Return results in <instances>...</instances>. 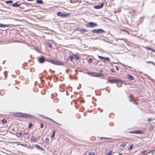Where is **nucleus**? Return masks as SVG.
Segmentation results:
<instances>
[{
  "mask_svg": "<svg viewBox=\"0 0 155 155\" xmlns=\"http://www.w3.org/2000/svg\"><path fill=\"white\" fill-rule=\"evenodd\" d=\"M69 60V58H67L65 60V63H68V60Z\"/></svg>",
  "mask_w": 155,
  "mask_h": 155,
  "instance_id": "41",
  "label": "nucleus"
},
{
  "mask_svg": "<svg viewBox=\"0 0 155 155\" xmlns=\"http://www.w3.org/2000/svg\"><path fill=\"white\" fill-rule=\"evenodd\" d=\"M33 126V124L31 122L28 125V128H31Z\"/></svg>",
  "mask_w": 155,
  "mask_h": 155,
  "instance_id": "33",
  "label": "nucleus"
},
{
  "mask_svg": "<svg viewBox=\"0 0 155 155\" xmlns=\"http://www.w3.org/2000/svg\"><path fill=\"white\" fill-rule=\"evenodd\" d=\"M104 5V3H102L99 5H94V8L96 9H100L103 7Z\"/></svg>",
  "mask_w": 155,
  "mask_h": 155,
  "instance_id": "12",
  "label": "nucleus"
},
{
  "mask_svg": "<svg viewBox=\"0 0 155 155\" xmlns=\"http://www.w3.org/2000/svg\"><path fill=\"white\" fill-rule=\"evenodd\" d=\"M129 98H130V100H129V101H130V102H132L133 101V100H133V99H132V98H131L130 97V96H129Z\"/></svg>",
  "mask_w": 155,
  "mask_h": 155,
  "instance_id": "46",
  "label": "nucleus"
},
{
  "mask_svg": "<svg viewBox=\"0 0 155 155\" xmlns=\"http://www.w3.org/2000/svg\"><path fill=\"white\" fill-rule=\"evenodd\" d=\"M43 127H44V124H43L42 123H41V124H40V127L41 128H43Z\"/></svg>",
  "mask_w": 155,
  "mask_h": 155,
  "instance_id": "43",
  "label": "nucleus"
},
{
  "mask_svg": "<svg viewBox=\"0 0 155 155\" xmlns=\"http://www.w3.org/2000/svg\"><path fill=\"white\" fill-rule=\"evenodd\" d=\"M108 82L110 84L117 83L119 82V78L112 79L109 80Z\"/></svg>",
  "mask_w": 155,
  "mask_h": 155,
  "instance_id": "9",
  "label": "nucleus"
},
{
  "mask_svg": "<svg viewBox=\"0 0 155 155\" xmlns=\"http://www.w3.org/2000/svg\"><path fill=\"white\" fill-rule=\"evenodd\" d=\"M47 46L49 48H51L52 47V45L49 42H47Z\"/></svg>",
  "mask_w": 155,
  "mask_h": 155,
  "instance_id": "26",
  "label": "nucleus"
},
{
  "mask_svg": "<svg viewBox=\"0 0 155 155\" xmlns=\"http://www.w3.org/2000/svg\"><path fill=\"white\" fill-rule=\"evenodd\" d=\"M44 118L48 119H49V118L48 117H45V118Z\"/></svg>",
  "mask_w": 155,
  "mask_h": 155,
  "instance_id": "56",
  "label": "nucleus"
},
{
  "mask_svg": "<svg viewBox=\"0 0 155 155\" xmlns=\"http://www.w3.org/2000/svg\"><path fill=\"white\" fill-rule=\"evenodd\" d=\"M104 57H103V56H98V58H99L101 60L104 59Z\"/></svg>",
  "mask_w": 155,
  "mask_h": 155,
  "instance_id": "36",
  "label": "nucleus"
},
{
  "mask_svg": "<svg viewBox=\"0 0 155 155\" xmlns=\"http://www.w3.org/2000/svg\"><path fill=\"white\" fill-rule=\"evenodd\" d=\"M22 133L21 132H19L18 133V134L19 135V137L21 136L22 135Z\"/></svg>",
  "mask_w": 155,
  "mask_h": 155,
  "instance_id": "47",
  "label": "nucleus"
},
{
  "mask_svg": "<svg viewBox=\"0 0 155 155\" xmlns=\"http://www.w3.org/2000/svg\"><path fill=\"white\" fill-rule=\"evenodd\" d=\"M121 30L124 32L127 33L128 34H130L129 32L127 30L124 29H121Z\"/></svg>",
  "mask_w": 155,
  "mask_h": 155,
  "instance_id": "40",
  "label": "nucleus"
},
{
  "mask_svg": "<svg viewBox=\"0 0 155 155\" xmlns=\"http://www.w3.org/2000/svg\"><path fill=\"white\" fill-rule=\"evenodd\" d=\"M89 155H95V154L93 152H91V153L90 152L89 153Z\"/></svg>",
  "mask_w": 155,
  "mask_h": 155,
  "instance_id": "44",
  "label": "nucleus"
},
{
  "mask_svg": "<svg viewBox=\"0 0 155 155\" xmlns=\"http://www.w3.org/2000/svg\"><path fill=\"white\" fill-rule=\"evenodd\" d=\"M147 77H148V78L149 79H150V80H152V81H153V79H152L151 78V77H150V76H147Z\"/></svg>",
  "mask_w": 155,
  "mask_h": 155,
  "instance_id": "51",
  "label": "nucleus"
},
{
  "mask_svg": "<svg viewBox=\"0 0 155 155\" xmlns=\"http://www.w3.org/2000/svg\"><path fill=\"white\" fill-rule=\"evenodd\" d=\"M119 82H120L121 84H125L126 82L125 81L121 80L119 78Z\"/></svg>",
  "mask_w": 155,
  "mask_h": 155,
  "instance_id": "23",
  "label": "nucleus"
},
{
  "mask_svg": "<svg viewBox=\"0 0 155 155\" xmlns=\"http://www.w3.org/2000/svg\"><path fill=\"white\" fill-rule=\"evenodd\" d=\"M45 142L46 144H47L48 143L49 141V139L48 138H46L45 139Z\"/></svg>",
  "mask_w": 155,
  "mask_h": 155,
  "instance_id": "28",
  "label": "nucleus"
},
{
  "mask_svg": "<svg viewBox=\"0 0 155 155\" xmlns=\"http://www.w3.org/2000/svg\"><path fill=\"white\" fill-rule=\"evenodd\" d=\"M22 113H14L12 112L11 114L14 116L17 117H21Z\"/></svg>",
  "mask_w": 155,
  "mask_h": 155,
  "instance_id": "11",
  "label": "nucleus"
},
{
  "mask_svg": "<svg viewBox=\"0 0 155 155\" xmlns=\"http://www.w3.org/2000/svg\"><path fill=\"white\" fill-rule=\"evenodd\" d=\"M69 58L70 59V60L71 61H73V56H72L71 55H70V56H69Z\"/></svg>",
  "mask_w": 155,
  "mask_h": 155,
  "instance_id": "39",
  "label": "nucleus"
},
{
  "mask_svg": "<svg viewBox=\"0 0 155 155\" xmlns=\"http://www.w3.org/2000/svg\"><path fill=\"white\" fill-rule=\"evenodd\" d=\"M72 1V0H71V2H72V3H74V2H77L78 1V0H76V1H74V2H73V1Z\"/></svg>",
  "mask_w": 155,
  "mask_h": 155,
  "instance_id": "54",
  "label": "nucleus"
},
{
  "mask_svg": "<svg viewBox=\"0 0 155 155\" xmlns=\"http://www.w3.org/2000/svg\"><path fill=\"white\" fill-rule=\"evenodd\" d=\"M31 140L32 141H35L36 140V138L35 136H32L31 139Z\"/></svg>",
  "mask_w": 155,
  "mask_h": 155,
  "instance_id": "22",
  "label": "nucleus"
},
{
  "mask_svg": "<svg viewBox=\"0 0 155 155\" xmlns=\"http://www.w3.org/2000/svg\"><path fill=\"white\" fill-rule=\"evenodd\" d=\"M35 147L38 149H39L40 150H43V151L44 150V149L43 148L41 147V146H40L39 145L36 144L35 145Z\"/></svg>",
  "mask_w": 155,
  "mask_h": 155,
  "instance_id": "15",
  "label": "nucleus"
},
{
  "mask_svg": "<svg viewBox=\"0 0 155 155\" xmlns=\"http://www.w3.org/2000/svg\"><path fill=\"white\" fill-rule=\"evenodd\" d=\"M80 87H79V86H78L77 87V89H80Z\"/></svg>",
  "mask_w": 155,
  "mask_h": 155,
  "instance_id": "60",
  "label": "nucleus"
},
{
  "mask_svg": "<svg viewBox=\"0 0 155 155\" xmlns=\"http://www.w3.org/2000/svg\"><path fill=\"white\" fill-rule=\"evenodd\" d=\"M132 103L136 105H137L138 104V102H136L134 100L133 101Z\"/></svg>",
  "mask_w": 155,
  "mask_h": 155,
  "instance_id": "35",
  "label": "nucleus"
},
{
  "mask_svg": "<svg viewBox=\"0 0 155 155\" xmlns=\"http://www.w3.org/2000/svg\"><path fill=\"white\" fill-rule=\"evenodd\" d=\"M66 73H68V70L67 69H66Z\"/></svg>",
  "mask_w": 155,
  "mask_h": 155,
  "instance_id": "62",
  "label": "nucleus"
},
{
  "mask_svg": "<svg viewBox=\"0 0 155 155\" xmlns=\"http://www.w3.org/2000/svg\"><path fill=\"white\" fill-rule=\"evenodd\" d=\"M85 25L87 27H89L90 28H94L97 26V23L93 22H87L85 24Z\"/></svg>",
  "mask_w": 155,
  "mask_h": 155,
  "instance_id": "5",
  "label": "nucleus"
},
{
  "mask_svg": "<svg viewBox=\"0 0 155 155\" xmlns=\"http://www.w3.org/2000/svg\"><path fill=\"white\" fill-rule=\"evenodd\" d=\"M110 70L113 73H114L115 72V71H114L113 69H111Z\"/></svg>",
  "mask_w": 155,
  "mask_h": 155,
  "instance_id": "48",
  "label": "nucleus"
},
{
  "mask_svg": "<svg viewBox=\"0 0 155 155\" xmlns=\"http://www.w3.org/2000/svg\"><path fill=\"white\" fill-rule=\"evenodd\" d=\"M145 48L148 50H150V51H152L154 52L155 53V50L152 48H150V47H147V46H146V47H145Z\"/></svg>",
  "mask_w": 155,
  "mask_h": 155,
  "instance_id": "18",
  "label": "nucleus"
},
{
  "mask_svg": "<svg viewBox=\"0 0 155 155\" xmlns=\"http://www.w3.org/2000/svg\"><path fill=\"white\" fill-rule=\"evenodd\" d=\"M127 77L129 79L131 80H133L134 79L133 76L130 74H127Z\"/></svg>",
  "mask_w": 155,
  "mask_h": 155,
  "instance_id": "16",
  "label": "nucleus"
},
{
  "mask_svg": "<svg viewBox=\"0 0 155 155\" xmlns=\"http://www.w3.org/2000/svg\"><path fill=\"white\" fill-rule=\"evenodd\" d=\"M22 116H21V117L31 119H33L34 118L33 116L26 114L22 113Z\"/></svg>",
  "mask_w": 155,
  "mask_h": 155,
  "instance_id": "8",
  "label": "nucleus"
},
{
  "mask_svg": "<svg viewBox=\"0 0 155 155\" xmlns=\"http://www.w3.org/2000/svg\"><path fill=\"white\" fill-rule=\"evenodd\" d=\"M46 61L49 62L51 64L56 65H64V64L62 62L58 61H54L51 59H47Z\"/></svg>",
  "mask_w": 155,
  "mask_h": 155,
  "instance_id": "2",
  "label": "nucleus"
},
{
  "mask_svg": "<svg viewBox=\"0 0 155 155\" xmlns=\"http://www.w3.org/2000/svg\"><path fill=\"white\" fill-rule=\"evenodd\" d=\"M70 15L65 12H58L57 13V15L59 16L62 17H66Z\"/></svg>",
  "mask_w": 155,
  "mask_h": 155,
  "instance_id": "6",
  "label": "nucleus"
},
{
  "mask_svg": "<svg viewBox=\"0 0 155 155\" xmlns=\"http://www.w3.org/2000/svg\"><path fill=\"white\" fill-rule=\"evenodd\" d=\"M152 120V119L150 118H148V121L149 122H150Z\"/></svg>",
  "mask_w": 155,
  "mask_h": 155,
  "instance_id": "49",
  "label": "nucleus"
},
{
  "mask_svg": "<svg viewBox=\"0 0 155 155\" xmlns=\"http://www.w3.org/2000/svg\"><path fill=\"white\" fill-rule=\"evenodd\" d=\"M25 134L26 135H27L28 134V133L27 132H25Z\"/></svg>",
  "mask_w": 155,
  "mask_h": 155,
  "instance_id": "59",
  "label": "nucleus"
},
{
  "mask_svg": "<svg viewBox=\"0 0 155 155\" xmlns=\"http://www.w3.org/2000/svg\"><path fill=\"white\" fill-rule=\"evenodd\" d=\"M32 7L33 5L32 4L26 2L24 1L23 2L21 3V7H20V8L21 9L27 8L28 9L25 10V11L27 12L31 10Z\"/></svg>",
  "mask_w": 155,
  "mask_h": 155,
  "instance_id": "1",
  "label": "nucleus"
},
{
  "mask_svg": "<svg viewBox=\"0 0 155 155\" xmlns=\"http://www.w3.org/2000/svg\"><path fill=\"white\" fill-rule=\"evenodd\" d=\"M39 116H40L41 117H43L44 118H45V117H44V115H39Z\"/></svg>",
  "mask_w": 155,
  "mask_h": 155,
  "instance_id": "50",
  "label": "nucleus"
},
{
  "mask_svg": "<svg viewBox=\"0 0 155 155\" xmlns=\"http://www.w3.org/2000/svg\"><path fill=\"white\" fill-rule=\"evenodd\" d=\"M49 119L51 121H52V119L50 118H49Z\"/></svg>",
  "mask_w": 155,
  "mask_h": 155,
  "instance_id": "63",
  "label": "nucleus"
},
{
  "mask_svg": "<svg viewBox=\"0 0 155 155\" xmlns=\"http://www.w3.org/2000/svg\"><path fill=\"white\" fill-rule=\"evenodd\" d=\"M113 150H110L107 153V155H111L112 153Z\"/></svg>",
  "mask_w": 155,
  "mask_h": 155,
  "instance_id": "32",
  "label": "nucleus"
},
{
  "mask_svg": "<svg viewBox=\"0 0 155 155\" xmlns=\"http://www.w3.org/2000/svg\"><path fill=\"white\" fill-rule=\"evenodd\" d=\"M13 1L12 0H9L6 1L5 2V3L7 4H9L10 5H11V4L13 3Z\"/></svg>",
  "mask_w": 155,
  "mask_h": 155,
  "instance_id": "20",
  "label": "nucleus"
},
{
  "mask_svg": "<svg viewBox=\"0 0 155 155\" xmlns=\"http://www.w3.org/2000/svg\"><path fill=\"white\" fill-rule=\"evenodd\" d=\"M147 63H150L153 64H155V63L152 61H148L147 62Z\"/></svg>",
  "mask_w": 155,
  "mask_h": 155,
  "instance_id": "45",
  "label": "nucleus"
},
{
  "mask_svg": "<svg viewBox=\"0 0 155 155\" xmlns=\"http://www.w3.org/2000/svg\"><path fill=\"white\" fill-rule=\"evenodd\" d=\"M129 133L131 134H142L144 133V132L141 130H136L129 132Z\"/></svg>",
  "mask_w": 155,
  "mask_h": 155,
  "instance_id": "7",
  "label": "nucleus"
},
{
  "mask_svg": "<svg viewBox=\"0 0 155 155\" xmlns=\"http://www.w3.org/2000/svg\"><path fill=\"white\" fill-rule=\"evenodd\" d=\"M88 62L89 63H91L92 62V59L91 58H89L88 59Z\"/></svg>",
  "mask_w": 155,
  "mask_h": 155,
  "instance_id": "38",
  "label": "nucleus"
},
{
  "mask_svg": "<svg viewBox=\"0 0 155 155\" xmlns=\"http://www.w3.org/2000/svg\"><path fill=\"white\" fill-rule=\"evenodd\" d=\"M78 30L81 33H83L85 31H87V30L81 28H79Z\"/></svg>",
  "mask_w": 155,
  "mask_h": 155,
  "instance_id": "14",
  "label": "nucleus"
},
{
  "mask_svg": "<svg viewBox=\"0 0 155 155\" xmlns=\"http://www.w3.org/2000/svg\"><path fill=\"white\" fill-rule=\"evenodd\" d=\"M9 26L8 25H5L0 23V27L1 28H5L6 27Z\"/></svg>",
  "mask_w": 155,
  "mask_h": 155,
  "instance_id": "17",
  "label": "nucleus"
},
{
  "mask_svg": "<svg viewBox=\"0 0 155 155\" xmlns=\"http://www.w3.org/2000/svg\"><path fill=\"white\" fill-rule=\"evenodd\" d=\"M36 2L38 4H43V2L42 0H37Z\"/></svg>",
  "mask_w": 155,
  "mask_h": 155,
  "instance_id": "19",
  "label": "nucleus"
},
{
  "mask_svg": "<svg viewBox=\"0 0 155 155\" xmlns=\"http://www.w3.org/2000/svg\"><path fill=\"white\" fill-rule=\"evenodd\" d=\"M119 155H122V154L121 153H119Z\"/></svg>",
  "mask_w": 155,
  "mask_h": 155,
  "instance_id": "64",
  "label": "nucleus"
},
{
  "mask_svg": "<svg viewBox=\"0 0 155 155\" xmlns=\"http://www.w3.org/2000/svg\"><path fill=\"white\" fill-rule=\"evenodd\" d=\"M82 2L81 1V0H80L79 2V3H81Z\"/></svg>",
  "mask_w": 155,
  "mask_h": 155,
  "instance_id": "61",
  "label": "nucleus"
},
{
  "mask_svg": "<svg viewBox=\"0 0 155 155\" xmlns=\"http://www.w3.org/2000/svg\"><path fill=\"white\" fill-rule=\"evenodd\" d=\"M35 50L38 52L39 51V50L37 48H36Z\"/></svg>",
  "mask_w": 155,
  "mask_h": 155,
  "instance_id": "53",
  "label": "nucleus"
},
{
  "mask_svg": "<svg viewBox=\"0 0 155 155\" xmlns=\"http://www.w3.org/2000/svg\"><path fill=\"white\" fill-rule=\"evenodd\" d=\"M90 31H91L93 33L97 34H102L105 32L104 30L101 28L95 29L90 30Z\"/></svg>",
  "mask_w": 155,
  "mask_h": 155,
  "instance_id": "3",
  "label": "nucleus"
},
{
  "mask_svg": "<svg viewBox=\"0 0 155 155\" xmlns=\"http://www.w3.org/2000/svg\"><path fill=\"white\" fill-rule=\"evenodd\" d=\"M133 147H134L133 144H131L130 145V147H128V150H131V149H132L133 148Z\"/></svg>",
  "mask_w": 155,
  "mask_h": 155,
  "instance_id": "30",
  "label": "nucleus"
},
{
  "mask_svg": "<svg viewBox=\"0 0 155 155\" xmlns=\"http://www.w3.org/2000/svg\"><path fill=\"white\" fill-rule=\"evenodd\" d=\"M126 145V143H122L120 145V147H125Z\"/></svg>",
  "mask_w": 155,
  "mask_h": 155,
  "instance_id": "27",
  "label": "nucleus"
},
{
  "mask_svg": "<svg viewBox=\"0 0 155 155\" xmlns=\"http://www.w3.org/2000/svg\"><path fill=\"white\" fill-rule=\"evenodd\" d=\"M55 132H56L55 130H54L53 131V132H52V134L51 136V138H54V137L55 135Z\"/></svg>",
  "mask_w": 155,
  "mask_h": 155,
  "instance_id": "21",
  "label": "nucleus"
},
{
  "mask_svg": "<svg viewBox=\"0 0 155 155\" xmlns=\"http://www.w3.org/2000/svg\"><path fill=\"white\" fill-rule=\"evenodd\" d=\"M12 5L13 7H21V3L18 4L17 2L14 3L12 4Z\"/></svg>",
  "mask_w": 155,
  "mask_h": 155,
  "instance_id": "13",
  "label": "nucleus"
},
{
  "mask_svg": "<svg viewBox=\"0 0 155 155\" xmlns=\"http://www.w3.org/2000/svg\"><path fill=\"white\" fill-rule=\"evenodd\" d=\"M47 59H45L44 56H41L39 57L38 59V61L40 63H43L45 61H46V60Z\"/></svg>",
  "mask_w": 155,
  "mask_h": 155,
  "instance_id": "10",
  "label": "nucleus"
},
{
  "mask_svg": "<svg viewBox=\"0 0 155 155\" xmlns=\"http://www.w3.org/2000/svg\"><path fill=\"white\" fill-rule=\"evenodd\" d=\"M101 139H110V138H108L106 137H101L100 138Z\"/></svg>",
  "mask_w": 155,
  "mask_h": 155,
  "instance_id": "42",
  "label": "nucleus"
},
{
  "mask_svg": "<svg viewBox=\"0 0 155 155\" xmlns=\"http://www.w3.org/2000/svg\"><path fill=\"white\" fill-rule=\"evenodd\" d=\"M144 76H146V77H147V75L146 74H145L144 75Z\"/></svg>",
  "mask_w": 155,
  "mask_h": 155,
  "instance_id": "58",
  "label": "nucleus"
},
{
  "mask_svg": "<svg viewBox=\"0 0 155 155\" xmlns=\"http://www.w3.org/2000/svg\"><path fill=\"white\" fill-rule=\"evenodd\" d=\"M104 60H105L107 61H109L110 60V59L109 57H104Z\"/></svg>",
  "mask_w": 155,
  "mask_h": 155,
  "instance_id": "31",
  "label": "nucleus"
},
{
  "mask_svg": "<svg viewBox=\"0 0 155 155\" xmlns=\"http://www.w3.org/2000/svg\"><path fill=\"white\" fill-rule=\"evenodd\" d=\"M52 121L54 123L56 124H58L60 125H61V124H60L58 123V122H55L54 120H52Z\"/></svg>",
  "mask_w": 155,
  "mask_h": 155,
  "instance_id": "37",
  "label": "nucleus"
},
{
  "mask_svg": "<svg viewBox=\"0 0 155 155\" xmlns=\"http://www.w3.org/2000/svg\"><path fill=\"white\" fill-rule=\"evenodd\" d=\"M119 82H120L121 84H125L126 82L125 81L121 80L119 78Z\"/></svg>",
  "mask_w": 155,
  "mask_h": 155,
  "instance_id": "24",
  "label": "nucleus"
},
{
  "mask_svg": "<svg viewBox=\"0 0 155 155\" xmlns=\"http://www.w3.org/2000/svg\"><path fill=\"white\" fill-rule=\"evenodd\" d=\"M18 145H21V146L25 147H28V146H27L26 145H25V144H22L20 143V144H18Z\"/></svg>",
  "mask_w": 155,
  "mask_h": 155,
  "instance_id": "34",
  "label": "nucleus"
},
{
  "mask_svg": "<svg viewBox=\"0 0 155 155\" xmlns=\"http://www.w3.org/2000/svg\"><path fill=\"white\" fill-rule=\"evenodd\" d=\"M87 74L90 76L93 77L99 78L104 77V75L102 74H100L94 72H87Z\"/></svg>",
  "mask_w": 155,
  "mask_h": 155,
  "instance_id": "4",
  "label": "nucleus"
},
{
  "mask_svg": "<svg viewBox=\"0 0 155 155\" xmlns=\"http://www.w3.org/2000/svg\"><path fill=\"white\" fill-rule=\"evenodd\" d=\"M2 122L3 124H5L7 122V120L3 118L2 120Z\"/></svg>",
  "mask_w": 155,
  "mask_h": 155,
  "instance_id": "25",
  "label": "nucleus"
},
{
  "mask_svg": "<svg viewBox=\"0 0 155 155\" xmlns=\"http://www.w3.org/2000/svg\"><path fill=\"white\" fill-rule=\"evenodd\" d=\"M115 68L117 71L119 70V68L117 66H115Z\"/></svg>",
  "mask_w": 155,
  "mask_h": 155,
  "instance_id": "52",
  "label": "nucleus"
},
{
  "mask_svg": "<svg viewBox=\"0 0 155 155\" xmlns=\"http://www.w3.org/2000/svg\"><path fill=\"white\" fill-rule=\"evenodd\" d=\"M74 57L75 59L76 60H78L79 59V57L78 56V55L77 54H75L74 55Z\"/></svg>",
  "mask_w": 155,
  "mask_h": 155,
  "instance_id": "29",
  "label": "nucleus"
},
{
  "mask_svg": "<svg viewBox=\"0 0 155 155\" xmlns=\"http://www.w3.org/2000/svg\"><path fill=\"white\" fill-rule=\"evenodd\" d=\"M146 151V150H143V151L142 152V153H144Z\"/></svg>",
  "mask_w": 155,
  "mask_h": 155,
  "instance_id": "57",
  "label": "nucleus"
},
{
  "mask_svg": "<svg viewBox=\"0 0 155 155\" xmlns=\"http://www.w3.org/2000/svg\"><path fill=\"white\" fill-rule=\"evenodd\" d=\"M100 74H101V73L103 72V71L102 70H101L100 71Z\"/></svg>",
  "mask_w": 155,
  "mask_h": 155,
  "instance_id": "55",
  "label": "nucleus"
}]
</instances>
